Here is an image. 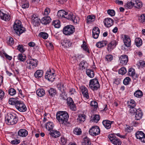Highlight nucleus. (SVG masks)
<instances>
[{
  "instance_id": "obj_1",
  "label": "nucleus",
  "mask_w": 145,
  "mask_h": 145,
  "mask_svg": "<svg viewBox=\"0 0 145 145\" xmlns=\"http://www.w3.org/2000/svg\"><path fill=\"white\" fill-rule=\"evenodd\" d=\"M17 98H11L9 99V103L11 105H15V107L20 112H25L27 110L26 107L22 102L18 101Z\"/></svg>"
},
{
  "instance_id": "obj_2",
  "label": "nucleus",
  "mask_w": 145,
  "mask_h": 145,
  "mask_svg": "<svg viewBox=\"0 0 145 145\" xmlns=\"http://www.w3.org/2000/svg\"><path fill=\"white\" fill-rule=\"evenodd\" d=\"M56 118L60 123L66 125L69 117L67 113L66 112L60 111L56 115Z\"/></svg>"
},
{
  "instance_id": "obj_3",
  "label": "nucleus",
  "mask_w": 145,
  "mask_h": 145,
  "mask_svg": "<svg viewBox=\"0 0 145 145\" xmlns=\"http://www.w3.org/2000/svg\"><path fill=\"white\" fill-rule=\"evenodd\" d=\"M13 28L15 33L18 36L25 32L26 30L22 26L21 22L19 20L16 21L13 25Z\"/></svg>"
},
{
  "instance_id": "obj_4",
  "label": "nucleus",
  "mask_w": 145,
  "mask_h": 145,
  "mask_svg": "<svg viewBox=\"0 0 145 145\" xmlns=\"http://www.w3.org/2000/svg\"><path fill=\"white\" fill-rule=\"evenodd\" d=\"M5 120L8 124L13 125L17 122L18 118L16 114L12 113L8 114L5 117Z\"/></svg>"
},
{
  "instance_id": "obj_5",
  "label": "nucleus",
  "mask_w": 145,
  "mask_h": 145,
  "mask_svg": "<svg viewBox=\"0 0 145 145\" xmlns=\"http://www.w3.org/2000/svg\"><path fill=\"white\" fill-rule=\"evenodd\" d=\"M75 28L73 25H69L64 27L63 29V32L66 35H70L74 32Z\"/></svg>"
},
{
  "instance_id": "obj_6",
  "label": "nucleus",
  "mask_w": 145,
  "mask_h": 145,
  "mask_svg": "<svg viewBox=\"0 0 145 145\" xmlns=\"http://www.w3.org/2000/svg\"><path fill=\"white\" fill-rule=\"evenodd\" d=\"M89 87L93 91L97 90L100 87L98 80L97 78L91 80L89 82Z\"/></svg>"
},
{
  "instance_id": "obj_7",
  "label": "nucleus",
  "mask_w": 145,
  "mask_h": 145,
  "mask_svg": "<svg viewBox=\"0 0 145 145\" xmlns=\"http://www.w3.org/2000/svg\"><path fill=\"white\" fill-rule=\"evenodd\" d=\"M37 61L36 59H31L27 60L25 63L27 68L31 69L35 67L37 65Z\"/></svg>"
},
{
  "instance_id": "obj_8",
  "label": "nucleus",
  "mask_w": 145,
  "mask_h": 145,
  "mask_svg": "<svg viewBox=\"0 0 145 145\" xmlns=\"http://www.w3.org/2000/svg\"><path fill=\"white\" fill-rule=\"evenodd\" d=\"M108 138L110 141L115 145H121V142L120 140L116 137L114 135L112 134L109 135Z\"/></svg>"
},
{
  "instance_id": "obj_9",
  "label": "nucleus",
  "mask_w": 145,
  "mask_h": 145,
  "mask_svg": "<svg viewBox=\"0 0 145 145\" xmlns=\"http://www.w3.org/2000/svg\"><path fill=\"white\" fill-rule=\"evenodd\" d=\"M100 133V129L97 126L92 127L89 130V134L93 136L98 135Z\"/></svg>"
},
{
  "instance_id": "obj_10",
  "label": "nucleus",
  "mask_w": 145,
  "mask_h": 145,
  "mask_svg": "<svg viewBox=\"0 0 145 145\" xmlns=\"http://www.w3.org/2000/svg\"><path fill=\"white\" fill-rule=\"evenodd\" d=\"M66 17L68 20L72 21L74 24H77L79 22V18L77 16L74 15L72 13L69 14Z\"/></svg>"
},
{
  "instance_id": "obj_11",
  "label": "nucleus",
  "mask_w": 145,
  "mask_h": 145,
  "mask_svg": "<svg viewBox=\"0 0 145 145\" xmlns=\"http://www.w3.org/2000/svg\"><path fill=\"white\" fill-rule=\"evenodd\" d=\"M54 73L52 72L51 70L47 71L45 75V78L48 79L49 81L52 82L54 81L55 77L54 76Z\"/></svg>"
},
{
  "instance_id": "obj_12",
  "label": "nucleus",
  "mask_w": 145,
  "mask_h": 145,
  "mask_svg": "<svg viewBox=\"0 0 145 145\" xmlns=\"http://www.w3.org/2000/svg\"><path fill=\"white\" fill-rule=\"evenodd\" d=\"M32 23L35 26H37L40 24V19L36 15H33L32 17Z\"/></svg>"
},
{
  "instance_id": "obj_13",
  "label": "nucleus",
  "mask_w": 145,
  "mask_h": 145,
  "mask_svg": "<svg viewBox=\"0 0 145 145\" xmlns=\"http://www.w3.org/2000/svg\"><path fill=\"white\" fill-rule=\"evenodd\" d=\"M103 22L106 26L108 27H110L113 25L114 21L112 19L107 18L104 20Z\"/></svg>"
},
{
  "instance_id": "obj_14",
  "label": "nucleus",
  "mask_w": 145,
  "mask_h": 145,
  "mask_svg": "<svg viewBox=\"0 0 145 145\" xmlns=\"http://www.w3.org/2000/svg\"><path fill=\"white\" fill-rule=\"evenodd\" d=\"M123 40L125 45L127 47H129L131 44V41L130 38L126 35H124Z\"/></svg>"
},
{
  "instance_id": "obj_15",
  "label": "nucleus",
  "mask_w": 145,
  "mask_h": 145,
  "mask_svg": "<svg viewBox=\"0 0 145 145\" xmlns=\"http://www.w3.org/2000/svg\"><path fill=\"white\" fill-rule=\"evenodd\" d=\"M51 20V19L49 16H46L42 18L40 21L42 24L46 25L50 23Z\"/></svg>"
},
{
  "instance_id": "obj_16",
  "label": "nucleus",
  "mask_w": 145,
  "mask_h": 145,
  "mask_svg": "<svg viewBox=\"0 0 145 145\" xmlns=\"http://www.w3.org/2000/svg\"><path fill=\"white\" fill-rule=\"evenodd\" d=\"M18 136L22 137H25L28 135L27 131L25 129H20L18 131Z\"/></svg>"
},
{
  "instance_id": "obj_17",
  "label": "nucleus",
  "mask_w": 145,
  "mask_h": 145,
  "mask_svg": "<svg viewBox=\"0 0 145 145\" xmlns=\"http://www.w3.org/2000/svg\"><path fill=\"white\" fill-rule=\"evenodd\" d=\"M142 113L140 109L136 110L135 120H140L142 118Z\"/></svg>"
},
{
  "instance_id": "obj_18",
  "label": "nucleus",
  "mask_w": 145,
  "mask_h": 145,
  "mask_svg": "<svg viewBox=\"0 0 145 145\" xmlns=\"http://www.w3.org/2000/svg\"><path fill=\"white\" fill-rule=\"evenodd\" d=\"M113 122V121H110L107 120H104L103 121V124L105 127L108 129L111 128V124Z\"/></svg>"
},
{
  "instance_id": "obj_19",
  "label": "nucleus",
  "mask_w": 145,
  "mask_h": 145,
  "mask_svg": "<svg viewBox=\"0 0 145 145\" xmlns=\"http://www.w3.org/2000/svg\"><path fill=\"white\" fill-rule=\"evenodd\" d=\"M117 44V42L115 40L111 41L108 45L107 50L108 51H110L113 48L114 46H115Z\"/></svg>"
},
{
  "instance_id": "obj_20",
  "label": "nucleus",
  "mask_w": 145,
  "mask_h": 145,
  "mask_svg": "<svg viewBox=\"0 0 145 145\" xmlns=\"http://www.w3.org/2000/svg\"><path fill=\"white\" fill-rule=\"evenodd\" d=\"M0 17L1 19L6 21H8L10 19V16L6 14L0 10Z\"/></svg>"
},
{
  "instance_id": "obj_21",
  "label": "nucleus",
  "mask_w": 145,
  "mask_h": 145,
  "mask_svg": "<svg viewBox=\"0 0 145 145\" xmlns=\"http://www.w3.org/2000/svg\"><path fill=\"white\" fill-rule=\"evenodd\" d=\"M67 12H66L65 11L63 10H59L57 12V16L59 18L64 17L66 18L67 17Z\"/></svg>"
},
{
  "instance_id": "obj_22",
  "label": "nucleus",
  "mask_w": 145,
  "mask_h": 145,
  "mask_svg": "<svg viewBox=\"0 0 145 145\" xmlns=\"http://www.w3.org/2000/svg\"><path fill=\"white\" fill-rule=\"evenodd\" d=\"M120 63L124 65H126L128 60V56L126 55L121 56L120 58Z\"/></svg>"
},
{
  "instance_id": "obj_23",
  "label": "nucleus",
  "mask_w": 145,
  "mask_h": 145,
  "mask_svg": "<svg viewBox=\"0 0 145 145\" xmlns=\"http://www.w3.org/2000/svg\"><path fill=\"white\" fill-rule=\"evenodd\" d=\"M50 135L55 138H57L60 135V132L57 130H52L50 131Z\"/></svg>"
},
{
  "instance_id": "obj_24",
  "label": "nucleus",
  "mask_w": 145,
  "mask_h": 145,
  "mask_svg": "<svg viewBox=\"0 0 145 145\" xmlns=\"http://www.w3.org/2000/svg\"><path fill=\"white\" fill-rule=\"evenodd\" d=\"M107 42L106 40H103L98 42L96 44V46L99 48H101L106 45Z\"/></svg>"
},
{
  "instance_id": "obj_25",
  "label": "nucleus",
  "mask_w": 145,
  "mask_h": 145,
  "mask_svg": "<svg viewBox=\"0 0 145 145\" xmlns=\"http://www.w3.org/2000/svg\"><path fill=\"white\" fill-rule=\"evenodd\" d=\"M81 91L84 97L87 99H89V97L87 88L84 87L82 89Z\"/></svg>"
},
{
  "instance_id": "obj_26",
  "label": "nucleus",
  "mask_w": 145,
  "mask_h": 145,
  "mask_svg": "<svg viewBox=\"0 0 145 145\" xmlns=\"http://www.w3.org/2000/svg\"><path fill=\"white\" fill-rule=\"evenodd\" d=\"M87 63L86 61H82L79 64V69L82 70L85 69L87 66Z\"/></svg>"
},
{
  "instance_id": "obj_27",
  "label": "nucleus",
  "mask_w": 145,
  "mask_h": 145,
  "mask_svg": "<svg viewBox=\"0 0 145 145\" xmlns=\"http://www.w3.org/2000/svg\"><path fill=\"white\" fill-rule=\"evenodd\" d=\"M54 127V125L52 122H48L46 125V129L50 131L53 130Z\"/></svg>"
},
{
  "instance_id": "obj_28",
  "label": "nucleus",
  "mask_w": 145,
  "mask_h": 145,
  "mask_svg": "<svg viewBox=\"0 0 145 145\" xmlns=\"http://www.w3.org/2000/svg\"><path fill=\"white\" fill-rule=\"evenodd\" d=\"M43 72L41 70H38L36 71L34 76L37 78H39L41 77L43 74Z\"/></svg>"
},
{
  "instance_id": "obj_29",
  "label": "nucleus",
  "mask_w": 145,
  "mask_h": 145,
  "mask_svg": "<svg viewBox=\"0 0 145 145\" xmlns=\"http://www.w3.org/2000/svg\"><path fill=\"white\" fill-rule=\"evenodd\" d=\"M86 73L87 75L91 78H93L94 76V73L93 70L90 69L86 70Z\"/></svg>"
},
{
  "instance_id": "obj_30",
  "label": "nucleus",
  "mask_w": 145,
  "mask_h": 145,
  "mask_svg": "<svg viewBox=\"0 0 145 145\" xmlns=\"http://www.w3.org/2000/svg\"><path fill=\"white\" fill-rule=\"evenodd\" d=\"M144 133L142 131H138L136 133L135 136L137 139H139L140 140L142 138L144 137Z\"/></svg>"
},
{
  "instance_id": "obj_31",
  "label": "nucleus",
  "mask_w": 145,
  "mask_h": 145,
  "mask_svg": "<svg viewBox=\"0 0 145 145\" xmlns=\"http://www.w3.org/2000/svg\"><path fill=\"white\" fill-rule=\"evenodd\" d=\"M135 43L137 47H140L142 44V40L140 38H136L135 40Z\"/></svg>"
},
{
  "instance_id": "obj_32",
  "label": "nucleus",
  "mask_w": 145,
  "mask_h": 145,
  "mask_svg": "<svg viewBox=\"0 0 145 145\" xmlns=\"http://www.w3.org/2000/svg\"><path fill=\"white\" fill-rule=\"evenodd\" d=\"M37 95L38 96L41 97L43 96L45 93L44 90L42 89H39L36 91Z\"/></svg>"
},
{
  "instance_id": "obj_33",
  "label": "nucleus",
  "mask_w": 145,
  "mask_h": 145,
  "mask_svg": "<svg viewBox=\"0 0 145 145\" xmlns=\"http://www.w3.org/2000/svg\"><path fill=\"white\" fill-rule=\"evenodd\" d=\"M138 21L139 22L145 24V14L138 17Z\"/></svg>"
},
{
  "instance_id": "obj_34",
  "label": "nucleus",
  "mask_w": 145,
  "mask_h": 145,
  "mask_svg": "<svg viewBox=\"0 0 145 145\" xmlns=\"http://www.w3.org/2000/svg\"><path fill=\"white\" fill-rule=\"evenodd\" d=\"M129 75L133 77H137V75L135 74V70L133 68H131L129 70Z\"/></svg>"
},
{
  "instance_id": "obj_35",
  "label": "nucleus",
  "mask_w": 145,
  "mask_h": 145,
  "mask_svg": "<svg viewBox=\"0 0 145 145\" xmlns=\"http://www.w3.org/2000/svg\"><path fill=\"white\" fill-rule=\"evenodd\" d=\"M62 44V45L66 48L69 47L71 46V44L70 41L67 40H64Z\"/></svg>"
},
{
  "instance_id": "obj_36",
  "label": "nucleus",
  "mask_w": 145,
  "mask_h": 145,
  "mask_svg": "<svg viewBox=\"0 0 145 145\" xmlns=\"http://www.w3.org/2000/svg\"><path fill=\"white\" fill-rule=\"evenodd\" d=\"M18 59L20 61H24L26 59V57L24 55H23L21 54H20L18 56Z\"/></svg>"
},
{
  "instance_id": "obj_37",
  "label": "nucleus",
  "mask_w": 145,
  "mask_h": 145,
  "mask_svg": "<svg viewBox=\"0 0 145 145\" xmlns=\"http://www.w3.org/2000/svg\"><path fill=\"white\" fill-rule=\"evenodd\" d=\"M39 36L44 39H46L48 37V35L46 33L41 32L39 34Z\"/></svg>"
},
{
  "instance_id": "obj_38",
  "label": "nucleus",
  "mask_w": 145,
  "mask_h": 145,
  "mask_svg": "<svg viewBox=\"0 0 145 145\" xmlns=\"http://www.w3.org/2000/svg\"><path fill=\"white\" fill-rule=\"evenodd\" d=\"M82 145H91V143L89 142V139L87 137L84 138V142H82Z\"/></svg>"
},
{
  "instance_id": "obj_39",
  "label": "nucleus",
  "mask_w": 145,
  "mask_h": 145,
  "mask_svg": "<svg viewBox=\"0 0 145 145\" xmlns=\"http://www.w3.org/2000/svg\"><path fill=\"white\" fill-rule=\"evenodd\" d=\"M135 103V102L134 100L132 99L131 100L130 103L129 105V108H131V110H133L134 111V108L136 106Z\"/></svg>"
},
{
  "instance_id": "obj_40",
  "label": "nucleus",
  "mask_w": 145,
  "mask_h": 145,
  "mask_svg": "<svg viewBox=\"0 0 145 145\" xmlns=\"http://www.w3.org/2000/svg\"><path fill=\"white\" fill-rule=\"evenodd\" d=\"M134 95L137 97H140L142 96L143 94L141 91L140 90H138L134 93Z\"/></svg>"
},
{
  "instance_id": "obj_41",
  "label": "nucleus",
  "mask_w": 145,
  "mask_h": 145,
  "mask_svg": "<svg viewBox=\"0 0 145 145\" xmlns=\"http://www.w3.org/2000/svg\"><path fill=\"white\" fill-rule=\"evenodd\" d=\"M95 17L94 16H91L89 15L88 16L87 18V23L94 21L95 20Z\"/></svg>"
},
{
  "instance_id": "obj_42",
  "label": "nucleus",
  "mask_w": 145,
  "mask_h": 145,
  "mask_svg": "<svg viewBox=\"0 0 145 145\" xmlns=\"http://www.w3.org/2000/svg\"><path fill=\"white\" fill-rule=\"evenodd\" d=\"M52 25L57 28H59L60 27V21L59 20H57L53 21Z\"/></svg>"
},
{
  "instance_id": "obj_43",
  "label": "nucleus",
  "mask_w": 145,
  "mask_h": 145,
  "mask_svg": "<svg viewBox=\"0 0 145 145\" xmlns=\"http://www.w3.org/2000/svg\"><path fill=\"white\" fill-rule=\"evenodd\" d=\"M49 95L52 97L55 95L56 93V90L53 88H50L48 91Z\"/></svg>"
},
{
  "instance_id": "obj_44",
  "label": "nucleus",
  "mask_w": 145,
  "mask_h": 145,
  "mask_svg": "<svg viewBox=\"0 0 145 145\" xmlns=\"http://www.w3.org/2000/svg\"><path fill=\"white\" fill-rule=\"evenodd\" d=\"M67 140L64 137H61L60 139V143L61 145H65L67 142Z\"/></svg>"
},
{
  "instance_id": "obj_45",
  "label": "nucleus",
  "mask_w": 145,
  "mask_h": 145,
  "mask_svg": "<svg viewBox=\"0 0 145 145\" xmlns=\"http://www.w3.org/2000/svg\"><path fill=\"white\" fill-rule=\"evenodd\" d=\"M133 4V3H131V1H130L127 2L126 4L124 6L127 8H131L134 6Z\"/></svg>"
},
{
  "instance_id": "obj_46",
  "label": "nucleus",
  "mask_w": 145,
  "mask_h": 145,
  "mask_svg": "<svg viewBox=\"0 0 145 145\" xmlns=\"http://www.w3.org/2000/svg\"><path fill=\"white\" fill-rule=\"evenodd\" d=\"M85 119V116L84 114L79 115L77 118V120L80 122H84Z\"/></svg>"
},
{
  "instance_id": "obj_47",
  "label": "nucleus",
  "mask_w": 145,
  "mask_h": 145,
  "mask_svg": "<svg viewBox=\"0 0 145 145\" xmlns=\"http://www.w3.org/2000/svg\"><path fill=\"white\" fill-rule=\"evenodd\" d=\"M8 39L7 41V44L10 46H12L14 44V40L13 38L11 37H9L8 38Z\"/></svg>"
},
{
  "instance_id": "obj_48",
  "label": "nucleus",
  "mask_w": 145,
  "mask_h": 145,
  "mask_svg": "<svg viewBox=\"0 0 145 145\" xmlns=\"http://www.w3.org/2000/svg\"><path fill=\"white\" fill-rule=\"evenodd\" d=\"M127 72V70L125 67H122L118 71L119 74L121 75H123L125 74Z\"/></svg>"
},
{
  "instance_id": "obj_49",
  "label": "nucleus",
  "mask_w": 145,
  "mask_h": 145,
  "mask_svg": "<svg viewBox=\"0 0 145 145\" xmlns=\"http://www.w3.org/2000/svg\"><path fill=\"white\" fill-rule=\"evenodd\" d=\"M74 132L76 135H80L82 133V131L80 128H76L74 129Z\"/></svg>"
},
{
  "instance_id": "obj_50",
  "label": "nucleus",
  "mask_w": 145,
  "mask_h": 145,
  "mask_svg": "<svg viewBox=\"0 0 145 145\" xmlns=\"http://www.w3.org/2000/svg\"><path fill=\"white\" fill-rule=\"evenodd\" d=\"M131 79L129 77H126L123 81V83L125 85H127L129 84Z\"/></svg>"
},
{
  "instance_id": "obj_51",
  "label": "nucleus",
  "mask_w": 145,
  "mask_h": 145,
  "mask_svg": "<svg viewBox=\"0 0 145 145\" xmlns=\"http://www.w3.org/2000/svg\"><path fill=\"white\" fill-rule=\"evenodd\" d=\"M92 118V120L93 121L96 122H97L100 120V117L99 115L95 114Z\"/></svg>"
},
{
  "instance_id": "obj_52",
  "label": "nucleus",
  "mask_w": 145,
  "mask_h": 145,
  "mask_svg": "<svg viewBox=\"0 0 145 145\" xmlns=\"http://www.w3.org/2000/svg\"><path fill=\"white\" fill-rule=\"evenodd\" d=\"M137 3L135 6V7L137 8H139L142 7V2L139 0L137 1Z\"/></svg>"
},
{
  "instance_id": "obj_53",
  "label": "nucleus",
  "mask_w": 145,
  "mask_h": 145,
  "mask_svg": "<svg viewBox=\"0 0 145 145\" xmlns=\"http://www.w3.org/2000/svg\"><path fill=\"white\" fill-rule=\"evenodd\" d=\"M57 87L59 90L61 92H63L64 91V88L63 85L62 84H58L57 85Z\"/></svg>"
},
{
  "instance_id": "obj_54",
  "label": "nucleus",
  "mask_w": 145,
  "mask_h": 145,
  "mask_svg": "<svg viewBox=\"0 0 145 145\" xmlns=\"http://www.w3.org/2000/svg\"><path fill=\"white\" fill-rule=\"evenodd\" d=\"M8 93L10 95L12 96L16 94V91L14 88H10L8 90Z\"/></svg>"
},
{
  "instance_id": "obj_55",
  "label": "nucleus",
  "mask_w": 145,
  "mask_h": 145,
  "mask_svg": "<svg viewBox=\"0 0 145 145\" xmlns=\"http://www.w3.org/2000/svg\"><path fill=\"white\" fill-rule=\"evenodd\" d=\"M90 105L91 106H93L94 108H97L98 107L97 103L95 101H91V103Z\"/></svg>"
},
{
  "instance_id": "obj_56",
  "label": "nucleus",
  "mask_w": 145,
  "mask_h": 145,
  "mask_svg": "<svg viewBox=\"0 0 145 145\" xmlns=\"http://www.w3.org/2000/svg\"><path fill=\"white\" fill-rule=\"evenodd\" d=\"M108 14L112 16H114L115 14V12L113 10H108L107 11Z\"/></svg>"
},
{
  "instance_id": "obj_57",
  "label": "nucleus",
  "mask_w": 145,
  "mask_h": 145,
  "mask_svg": "<svg viewBox=\"0 0 145 145\" xmlns=\"http://www.w3.org/2000/svg\"><path fill=\"white\" fill-rule=\"evenodd\" d=\"M23 47V45L19 44L18 46L17 49L20 52H23L25 51V50H24Z\"/></svg>"
},
{
  "instance_id": "obj_58",
  "label": "nucleus",
  "mask_w": 145,
  "mask_h": 145,
  "mask_svg": "<svg viewBox=\"0 0 145 145\" xmlns=\"http://www.w3.org/2000/svg\"><path fill=\"white\" fill-rule=\"evenodd\" d=\"M83 44L82 46V48L85 51L87 52L88 53H89V50L88 48V47L86 45L84 44V43H85V41L83 42Z\"/></svg>"
},
{
  "instance_id": "obj_59",
  "label": "nucleus",
  "mask_w": 145,
  "mask_h": 145,
  "mask_svg": "<svg viewBox=\"0 0 145 145\" xmlns=\"http://www.w3.org/2000/svg\"><path fill=\"white\" fill-rule=\"evenodd\" d=\"M69 106L70 108L72 110L75 111L76 109V105L74 103L71 105H69Z\"/></svg>"
},
{
  "instance_id": "obj_60",
  "label": "nucleus",
  "mask_w": 145,
  "mask_h": 145,
  "mask_svg": "<svg viewBox=\"0 0 145 145\" xmlns=\"http://www.w3.org/2000/svg\"><path fill=\"white\" fill-rule=\"evenodd\" d=\"M68 105L69 106V105H71V104L74 103V101H73L72 98L71 97H69L67 99Z\"/></svg>"
},
{
  "instance_id": "obj_61",
  "label": "nucleus",
  "mask_w": 145,
  "mask_h": 145,
  "mask_svg": "<svg viewBox=\"0 0 145 145\" xmlns=\"http://www.w3.org/2000/svg\"><path fill=\"white\" fill-rule=\"evenodd\" d=\"M138 64V66L142 67H144L145 66V63L144 61L142 60L139 61V63Z\"/></svg>"
},
{
  "instance_id": "obj_62",
  "label": "nucleus",
  "mask_w": 145,
  "mask_h": 145,
  "mask_svg": "<svg viewBox=\"0 0 145 145\" xmlns=\"http://www.w3.org/2000/svg\"><path fill=\"white\" fill-rule=\"evenodd\" d=\"M100 29L99 28L97 27H95L92 30V33H100Z\"/></svg>"
},
{
  "instance_id": "obj_63",
  "label": "nucleus",
  "mask_w": 145,
  "mask_h": 145,
  "mask_svg": "<svg viewBox=\"0 0 145 145\" xmlns=\"http://www.w3.org/2000/svg\"><path fill=\"white\" fill-rule=\"evenodd\" d=\"M69 92L70 94L71 95L76 94V93L75 89L74 88H71L69 89Z\"/></svg>"
},
{
  "instance_id": "obj_64",
  "label": "nucleus",
  "mask_w": 145,
  "mask_h": 145,
  "mask_svg": "<svg viewBox=\"0 0 145 145\" xmlns=\"http://www.w3.org/2000/svg\"><path fill=\"white\" fill-rule=\"evenodd\" d=\"M20 142V140H19L15 139L11 141V143L14 144H17Z\"/></svg>"
}]
</instances>
